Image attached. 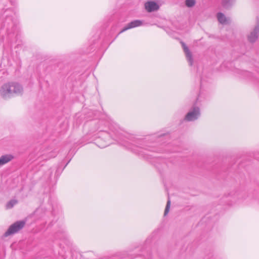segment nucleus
<instances>
[{"label":"nucleus","mask_w":259,"mask_h":259,"mask_svg":"<svg viewBox=\"0 0 259 259\" xmlns=\"http://www.w3.org/2000/svg\"><path fill=\"white\" fill-rule=\"evenodd\" d=\"M17 203V201L16 200H11L9 201L6 205V207L8 209L12 208L15 204Z\"/></svg>","instance_id":"9b49d317"},{"label":"nucleus","mask_w":259,"mask_h":259,"mask_svg":"<svg viewBox=\"0 0 259 259\" xmlns=\"http://www.w3.org/2000/svg\"><path fill=\"white\" fill-rule=\"evenodd\" d=\"M25 222L23 221H17L11 225L7 231L5 233L4 236L8 237L9 235L17 233L25 226Z\"/></svg>","instance_id":"f03ea898"},{"label":"nucleus","mask_w":259,"mask_h":259,"mask_svg":"<svg viewBox=\"0 0 259 259\" xmlns=\"http://www.w3.org/2000/svg\"><path fill=\"white\" fill-rule=\"evenodd\" d=\"M185 4L188 7H192L195 4V0H186Z\"/></svg>","instance_id":"ddd939ff"},{"label":"nucleus","mask_w":259,"mask_h":259,"mask_svg":"<svg viewBox=\"0 0 259 259\" xmlns=\"http://www.w3.org/2000/svg\"><path fill=\"white\" fill-rule=\"evenodd\" d=\"M145 8L148 12H151L158 10L159 7L156 3L150 1L145 4Z\"/></svg>","instance_id":"39448f33"},{"label":"nucleus","mask_w":259,"mask_h":259,"mask_svg":"<svg viewBox=\"0 0 259 259\" xmlns=\"http://www.w3.org/2000/svg\"><path fill=\"white\" fill-rule=\"evenodd\" d=\"M14 157L12 154H6L0 157V166L3 165L14 159Z\"/></svg>","instance_id":"6e6552de"},{"label":"nucleus","mask_w":259,"mask_h":259,"mask_svg":"<svg viewBox=\"0 0 259 259\" xmlns=\"http://www.w3.org/2000/svg\"><path fill=\"white\" fill-rule=\"evenodd\" d=\"M170 206V201L169 199H168L167 200V203H166V205L165 210H164V216L166 215L167 214V213H168L169 210Z\"/></svg>","instance_id":"f8f14e48"},{"label":"nucleus","mask_w":259,"mask_h":259,"mask_svg":"<svg viewBox=\"0 0 259 259\" xmlns=\"http://www.w3.org/2000/svg\"><path fill=\"white\" fill-rule=\"evenodd\" d=\"M233 1V0H222V6L224 8L228 9L232 6Z\"/></svg>","instance_id":"9d476101"},{"label":"nucleus","mask_w":259,"mask_h":259,"mask_svg":"<svg viewBox=\"0 0 259 259\" xmlns=\"http://www.w3.org/2000/svg\"><path fill=\"white\" fill-rule=\"evenodd\" d=\"M259 36V22H257L254 27L247 35V40L250 43L255 42Z\"/></svg>","instance_id":"7ed1b4c3"},{"label":"nucleus","mask_w":259,"mask_h":259,"mask_svg":"<svg viewBox=\"0 0 259 259\" xmlns=\"http://www.w3.org/2000/svg\"><path fill=\"white\" fill-rule=\"evenodd\" d=\"M217 18L219 22L222 24H226L229 23L230 20L227 18L222 13H218L217 14Z\"/></svg>","instance_id":"1a4fd4ad"},{"label":"nucleus","mask_w":259,"mask_h":259,"mask_svg":"<svg viewBox=\"0 0 259 259\" xmlns=\"http://www.w3.org/2000/svg\"><path fill=\"white\" fill-rule=\"evenodd\" d=\"M200 115V109L198 107H194L185 116V120L190 121L197 119Z\"/></svg>","instance_id":"20e7f679"},{"label":"nucleus","mask_w":259,"mask_h":259,"mask_svg":"<svg viewBox=\"0 0 259 259\" xmlns=\"http://www.w3.org/2000/svg\"><path fill=\"white\" fill-rule=\"evenodd\" d=\"M23 88L17 82H8L4 84L0 89V95L4 99H8L15 95H22Z\"/></svg>","instance_id":"f257e3e1"},{"label":"nucleus","mask_w":259,"mask_h":259,"mask_svg":"<svg viewBox=\"0 0 259 259\" xmlns=\"http://www.w3.org/2000/svg\"><path fill=\"white\" fill-rule=\"evenodd\" d=\"M181 43L182 44V46L183 47L184 51L185 53L186 56L188 61L189 62L190 65L191 66L192 65L193 62V59L191 52H190L188 47L184 42L182 41Z\"/></svg>","instance_id":"0eeeda50"},{"label":"nucleus","mask_w":259,"mask_h":259,"mask_svg":"<svg viewBox=\"0 0 259 259\" xmlns=\"http://www.w3.org/2000/svg\"><path fill=\"white\" fill-rule=\"evenodd\" d=\"M142 24H143V22L141 20H134V21L131 22L130 23H129L126 26H125L123 28V29L120 31V32L119 33H122L129 29H131V28H134L136 27L140 26L142 25Z\"/></svg>","instance_id":"423d86ee"}]
</instances>
